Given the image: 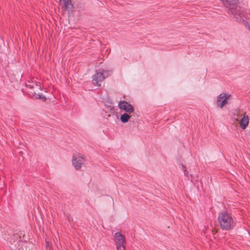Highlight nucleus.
Segmentation results:
<instances>
[{"label": "nucleus", "mask_w": 250, "mask_h": 250, "mask_svg": "<svg viewBox=\"0 0 250 250\" xmlns=\"http://www.w3.org/2000/svg\"><path fill=\"white\" fill-rule=\"evenodd\" d=\"M225 7L230 11L231 13L238 21H244L243 18L245 16V13L238 6V0H220Z\"/></svg>", "instance_id": "obj_1"}, {"label": "nucleus", "mask_w": 250, "mask_h": 250, "mask_svg": "<svg viewBox=\"0 0 250 250\" xmlns=\"http://www.w3.org/2000/svg\"><path fill=\"white\" fill-rule=\"evenodd\" d=\"M25 86L29 88L28 95L30 97L46 100V97L40 93L42 89L40 83H37L34 78L31 79L26 83Z\"/></svg>", "instance_id": "obj_2"}, {"label": "nucleus", "mask_w": 250, "mask_h": 250, "mask_svg": "<svg viewBox=\"0 0 250 250\" xmlns=\"http://www.w3.org/2000/svg\"><path fill=\"white\" fill-rule=\"evenodd\" d=\"M218 220L220 228L223 230H230L234 226V221L232 215L227 212L224 211L219 213Z\"/></svg>", "instance_id": "obj_3"}, {"label": "nucleus", "mask_w": 250, "mask_h": 250, "mask_svg": "<svg viewBox=\"0 0 250 250\" xmlns=\"http://www.w3.org/2000/svg\"><path fill=\"white\" fill-rule=\"evenodd\" d=\"M98 72L93 76V82L95 85L100 86V83L103 81L105 78L104 73H108L109 71H105L104 69H99Z\"/></svg>", "instance_id": "obj_4"}, {"label": "nucleus", "mask_w": 250, "mask_h": 250, "mask_svg": "<svg viewBox=\"0 0 250 250\" xmlns=\"http://www.w3.org/2000/svg\"><path fill=\"white\" fill-rule=\"evenodd\" d=\"M84 162L85 158L83 155L79 154L78 157L73 156L72 165L76 170L80 169Z\"/></svg>", "instance_id": "obj_5"}, {"label": "nucleus", "mask_w": 250, "mask_h": 250, "mask_svg": "<svg viewBox=\"0 0 250 250\" xmlns=\"http://www.w3.org/2000/svg\"><path fill=\"white\" fill-rule=\"evenodd\" d=\"M118 106L120 109L125 111L129 114L133 113L134 111V108L132 105L127 102L125 101H120L119 103Z\"/></svg>", "instance_id": "obj_6"}, {"label": "nucleus", "mask_w": 250, "mask_h": 250, "mask_svg": "<svg viewBox=\"0 0 250 250\" xmlns=\"http://www.w3.org/2000/svg\"><path fill=\"white\" fill-rule=\"evenodd\" d=\"M230 95L226 93H222L220 94L217 98V105L220 108H223L227 103L228 100L229 99Z\"/></svg>", "instance_id": "obj_7"}, {"label": "nucleus", "mask_w": 250, "mask_h": 250, "mask_svg": "<svg viewBox=\"0 0 250 250\" xmlns=\"http://www.w3.org/2000/svg\"><path fill=\"white\" fill-rule=\"evenodd\" d=\"M63 5L62 9L64 11H67L68 12L72 11L73 5L71 3V0H62Z\"/></svg>", "instance_id": "obj_8"}, {"label": "nucleus", "mask_w": 250, "mask_h": 250, "mask_svg": "<svg viewBox=\"0 0 250 250\" xmlns=\"http://www.w3.org/2000/svg\"><path fill=\"white\" fill-rule=\"evenodd\" d=\"M114 241L116 243H121L122 244V243H126L125 236L120 232H116L115 233Z\"/></svg>", "instance_id": "obj_9"}, {"label": "nucleus", "mask_w": 250, "mask_h": 250, "mask_svg": "<svg viewBox=\"0 0 250 250\" xmlns=\"http://www.w3.org/2000/svg\"><path fill=\"white\" fill-rule=\"evenodd\" d=\"M249 117L248 116H244V117L241 119L240 122V126L243 129H245L248 125L249 124Z\"/></svg>", "instance_id": "obj_10"}, {"label": "nucleus", "mask_w": 250, "mask_h": 250, "mask_svg": "<svg viewBox=\"0 0 250 250\" xmlns=\"http://www.w3.org/2000/svg\"><path fill=\"white\" fill-rule=\"evenodd\" d=\"M131 117V116L129 115L127 113H125L121 116L120 119L122 122L125 123L128 121Z\"/></svg>", "instance_id": "obj_11"}, {"label": "nucleus", "mask_w": 250, "mask_h": 250, "mask_svg": "<svg viewBox=\"0 0 250 250\" xmlns=\"http://www.w3.org/2000/svg\"><path fill=\"white\" fill-rule=\"evenodd\" d=\"M126 243H116L117 250H125V244Z\"/></svg>", "instance_id": "obj_12"}, {"label": "nucleus", "mask_w": 250, "mask_h": 250, "mask_svg": "<svg viewBox=\"0 0 250 250\" xmlns=\"http://www.w3.org/2000/svg\"><path fill=\"white\" fill-rule=\"evenodd\" d=\"M45 247H46V250H51V244L48 242H45Z\"/></svg>", "instance_id": "obj_13"}, {"label": "nucleus", "mask_w": 250, "mask_h": 250, "mask_svg": "<svg viewBox=\"0 0 250 250\" xmlns=\"http://www.w3.org/2000/svg\"><path fill=\"white\" fill-rule=\"evenodd\" d=\"M181 166H182V170H183L184 171L185 175H187L188 174V172L186 170V167L183 164H181Z\"/></svg>", "instance_id": "obj_14"}, {"label": "nucleus", "mask_w": 250, "mask_h": 250, "mask_svg": "<svg viewBox=\"0 0 250 250\" xmlns=\"http://www.w3.org/2000/svg\"><path fill=\"white\" fill-rule=\"evenodd\" d=\"M249 29L250 31V26L249 27Z\"/></svg>", "instance_id": "obj_15"}]
</instances>
